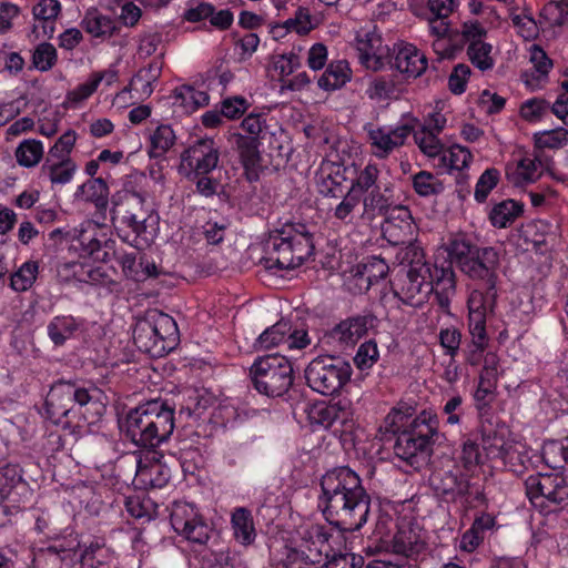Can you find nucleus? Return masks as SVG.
I'll return each mask as SVG.
<instances>
[{
	"instance_id": "obj_28",
	"label": "nucleus",
	"mask_w": 568,
	"mask_h": 568,
	"mask_svg": "<svg viewBox=\"0 0 568 568\" xmlns=\"http://www.w3.org/2000/svg\"><path fill=\"white\" fill-rule=\"evenodd\" d=\"M84 322L72 315L54 316L47 326L48 336L55 346L77 337L83 331Z\"/></svg>"
},
{
	"instance_id": "obj_29",
	"label": "nucleus",
	"mask_w": 568,
	"mask_h": 568,
	"mask_svg": "<svg viewBox=\"0 0 568 568\" xmlns=\"http://www.w3.org/2000/svg\"><path fill=\"white\" fill-rule=\"evenodd\" d=\"M231 530L234 540L241 546L253 545L257 532L251 510L244 507L234 508L231 513Z\"/></svg>"
},
{
	"instance_id": "obj_1",
	"label": "nucleus",
	"mask_w": 568,
	"mask_h": 568,
	"mask_svg": "<svg viewBox=\"0 0 568 568\" xmlns=\"http://www.w3.org/2000/svg\"><path fill=\"white\" fill-rule=\"evenodd\" d=\"M318 506L326 519L344 530H358L369 513V496L359 476L348 467L326 471L321 479Z\"/></svg>"
},
{
	"instance_id": "obj_55",
	"label": "nucleus",
	"mask_w": 568,
	"mask_h": 568,
	"mask_svg": "<svg viewBox=\"0 0 568 568\" xmlns=\"http://www.w3.org/2000/svg\"><path fill=\"white\" fill-rule=\"evenodd\" d=\"M414 140L419 150L428 158H436L442 153L443 144L434 131L418 128L414 131Z\"/></svg>"
},
{
	"instance_id": "obj_5",
	"label": "nucleus",
	"mask_w": 568,
	"mask_h": 568,
	"mask_svg": "<svg viewBox=\"0 0 568 568\" xmlns=\"http://www.w3.org/2000/svg\"><path fill=\"white\" fill-rule=\"evenodd\" d=\"M301 542L287 554L286 568H312L322 558H328L339 532H332L323 525L310 524L300 530Z\"/></svg>"
},
{
	"instance_id": "obj_27",
	"label": "nucleus",
	"mask_w": 568,
	"mask_h": 568,
	"mask_svg": "<svg viewBox=\"0 0 568 568\" xmlns=\"http://www.w3.org/2000/svg\"><path fill=\"white\" fill-rule=\"evenodd\" d=\"M230 141L236 145L247 179L250 181L256 180L261 169V155L256 139L244 136L241 133H234L231 135Z\"/></svg>"
},
{
	"instance_id": "obj_33",
	"label": "nucleus",
	"mask_w": 568,
	"mask_h": 568,
	"mask_svg": "<svg viewBox=\"0 0 568 568\" xmlns=\"http://www.w3.org/2000/svg\"><path fill=\"white\" fill-rule=\"evenodd\" d=\"M171 99L173 105L180 108L182 113H192L210 103V97L205 91L187 84L175 88Z\"/></svg>"
},
{
	"instance_id": "obj_6",
	"label": "nucleus",
	"mask_w": 568,
	"mask_h": 568,
	"mask_svg": "<svg viewBox=\"0 0 568 568\" xmlns=\"http://www.w3.org/2000/svg\"><path fill=\"white\" fill-rule=\"evenodd\" d=\"M250 374L256 390L266 396H282L293 384L292 364L280 354L256 358Z\"/></svg>"
},
{
	"instance_id": "obj_43",
	"label": "nucleus",
	"mask_w": 568,
	"mask_h": 568,
	"mask_svg": "<svg viewBox=\"0 0 568 568\" xmlns=\"http://www.w3.org/2000/svg\"><path fill=\"white\" fill-rule=\"evenodd\" d=\"M75 199L94 202L97 206L104 207L108 200V186L102 179H91L78 186Z\"/></svg>"
},
{
	"instance_id": "obj_54",
	"label": "nucleus",
	"mask_w": 568,
	"mask_h": 568,
	"mask_svg": "<svg viewBox=\"0 0 568 568\" xmlns=\"http://www.w3.org/2000/svg\"><path fill=\"white\" fill-rule=\"evenodd\" d=\"M58 61V52L53 44L42 42L38 44L32 53V65L40 72L51 70Z\"/></svg>"
},
{
	"instance_id": "obj_25",
	"label": "nucleus",
	"mask_w": 568,
	"mask_h": 568,
	"mask_svg": "<svg viewBox=\"0 0 568 568\" xmlns=\"http://www.w3.org/2000/svg\"><path fill=\"white\" fill-rule=\"evenodd\" d=\"M374 326V320L358 316L342 321L331 331V338L341 346H351L365 336Z\"/></svg>"
},
{
	"instance_id": "obj_24",
	"label": "nucleus",
	"mask_w": 568,
	"mask_h": 568,
	"mask_svg": "<svg viewBox=\"0 0 568 568\" xmlns=\"http://www.w3.org/2000/svg\"><path fill=\"white\" fill-rule=\"evenodd\" d=\"M102 231V226L99 223L92 220H87L67 232H63L60 229L54 230L51 233V236L54 237L55 235L63 234L68 241L79 242L83 251L88 254H93L101 246L100 234Z\"/></svg>"
},
{
	"instance_id": "obj_21",
	"label": "nucleus",
	"mask_w": 568,
	"mask_h": 568,
	"mask_svg": "<svg viewBox=\"0 0 568 568\" xmlns=\"http://www.w3.org/2000/svg\"><path fill=\"white\" fill-rule=\"evenodd\" d=\"M133 233L132 245L142 250L151 245L156 236L159 216L156 213L139 212V214H122L120 216Z\"/></svg>"
},
{
	"instance_id": "obj_9",
	"label": "nucleus",
	"mask_w": 568,
	"mask_h": 568,
	"mask_svg": "<svg viewBox=\"0 0 568 568\" xmlns=\"http://www.w3.org/2000/svg\"><path fill=\"white\" fill-rule=\"evenodd\" d=\"M349 363L331 356L314 358L305 369L308 386L325 396L337 393L351 378Z\"/></svg>"
},
{
	"instance_id": "obj_64",
	"label": "nucleus",
	"mask_w": 568,
	"mask_h": 568,
	"mask_svg": "<svg viewBox=\"0 0 568 568\" xmlns=\"http://www.w3.org/2000/svg\"><path fill=\"white\" fill-rule=\"evenodd\" d=\"M378 176V170L375 165H366L365 169L358 174L355 181L349 184V190L355 191L357 195H363L376 189L375 183Z\"/></svg>"
},
{
	"instance_id": "obj_34",
	"label": "nucleus",
	"mask_w": 568,
	"mask_h": 568,
	"mask_svg": "<svg viewBox=\"0 0 568 568\" xmlns=\"http://www.w3.org/2000/svg\"><path fill=\"white\" fill-rule=\"evenodd\" d=\"M352 79V70L345 60L333 61L320 77L317 84L325 91H334L344 87Z\"/></svg>"
},
{
	"instance_id": "obj_39",
	"label": "nucleus",
	"mask_w": 568,
	"mask_h": 568,
	"mask_svg": "<svg viewBox=\"0 0 568 568\" xmlns=\"http://www.w3.org/2000/svg\"><path fill=\"white\" fill-rule=\"evenodd\" d=\"M41 170L52 184L63 185L71 182L77 165L71 159H57L54 162L53 159L49 158Z\"/></svg>"
},
{
	"instance_id": "obj_31",
	"label": "nucleus",
	"mask_w": 568,
	"mask_h": 568,
	"mask_svg": "<svg viewBox=\"0 0 568 568\" xmlns=\"http://www.w3.org/2000/svg\"><path fill=\"white\" fill-rule=\"evenodd\" d=\"M433 292L442 308H448L452 297L456 293L455 273L452 267L432 268Z\"/></svg>"
},
{
	"instance_id": "obj_56",
	"label": "nucleus",
	"mask_w": 568,
	"mask_h": 568,
	"mask_svg": "<svg viewBox=\"0 0 568 568\" xmlns=\"http://www.w3.org/2000/svg\"><path fill=\"white\" fill-rule=\"evenodd\" d=\"M291 32L300 36H306L318 26V21L311 14L305 7H298L294 16L286 20Z\"/></svg>"
},
{
	"instance_id": "obj_41",
	"label": "nucleus",
	"mask_w": 568,
	"mask_h": 568,
	"mask_svg": "<svg viewBox=\"0 0 568 568\" xmlns=\"http://www.w3.org/2000/svg\"><path fill=\"white\" fill-rule=\"evenodd\" d=\"M529 61L532 64L536 75L531 74L532 79L530 80L528 73H525L523 78L528 87L535 89L537 84L532 81H544L552 69V61L548 58L544 49L537 44H531L529 48Z\"/></svg>"
},
{
	"instance_id": "obj_15",
	"label": "nucleus",
	"mask_w": 568,
	"mask_h": 568,
	"mask_svg": "<svg viewBox=\"0 0 568 568\" xmlns=\"http://www.w3.org/2000/svg\"><path fill=\"white\" fill-rule=\"evenodd\" d=\"M499 253L494 247H483L475 252L468 263L464 262L463 273L468 277L481 281L489 291L497 287Z\"/></svg>"
},
{
	"instance_id": "obj_19",
	"label": "nucleus",
	"mask_w": 568,
	"mask_h": 568,
	"mask_svg": "<svg viewBox=\"0 0 568 568\" xmlns=\"http://www.w3.org/2000/svg\"><path fill=\"white\" fill-rule=\"evenodd\" d=\"M316 186L324 196L338 199L348 191L349 184L343 165L332 161L322 162L316 173Z\"/></svg>"
},
{
	"instance_id": "obj_60",
	"label": "nucleus",
	"mask_w": 568,
	"mask_h": 568,
	"mask_svg": "<svg viewBox=\"0 0 568 568\" xmlns=\"http://www.w3.org/2000/svg\"><path fill=\"white\" fill-rule=\"evenodd\" d=\"M379 359V351L375 341H367L359 345L355 356V366L364 372L371 369Z\"/></svg>"
},
{
	"instance_id": "obj_12",
	"label": "nucleus",
	"mask_w": 568,
	"mask_h": 568,
	"mask_svg": "<svg viewBox=\"0 0 568 568\" xmlns=\"http://www.w3.org/2000/svg\"><path fill=\"white\" fill-rule=\"evenodd\" d=\"M413 129L414 126L408 123L394 128L378 126L373 123L364 125L372 153L378 159L387 158L394 150L404 145Z\"/></svg>"
},
{
	"instance_id": "obj_50",
	"label": "nucleus",
	"mask_w": 568,
	"mask_h": 568,
	"mask_svg": "<svg viewBox=\"0 0 568 568\" xmlns=\"http://www.w3.org/2000/svg\"><path fill=\"white\" fill-rule=\"evenodd\" d=\"M291 331L287 322L280 321L273 326L266 328L256 339L255 347L257 349H270L286 343V336Z\"/></svg>"
},
{
	"instance_id": "obj_36",
	"label": "nucleus",
	"mask_w": 568,
	"mask_h": 568,
	"mask_svg": "<svg viewBox=\"0 0 568 568\" xmlns=\"http://www.w3.org/2000/svg\"><path fill=\"white\" fill-rule=\"evenodd\" d=\"M27 490V483L22 480L20 469L13 465L0 468V499L16 503V494Z\"/></svg>"
},
{
	"instance_id": "obj_62",
	"label": "nucleus",
	"mask_w": 568,
	"mask_h": 568,
	"mask_svg": "<svg viewBox=\"0 0 568 568\" xmlns=\"http://www.w3.org/2000/svg\"><path fill=\"white\" fill-rule=\"evenodd\" d=\"M413 186L420 196H430L443 191L442 182L427 171H420L414 175Z\"/></svg>"
},
{
	"instance_id": "obj_14",
	"label": "nucleus",
	"mask_w": 568,
	"mask_h": 568,
	"mask_svg": "<svg viewBox=\"0 0 568 568\" xmlns=\"http://www.w3.org/2000/svg\"><path fill=\"white\" fill-rule=\"evenodd\" d=\"M356 49L361 64L372 71H379L385 67L389 49L383 43L381 33L375 27L362 28L356 34Z\"/></svg>"
},
{
	"instance_id": "obj_23",
	"label": "nucleus",
	"mask_w": 568,
	"mask_h": 568,
	"mask_svg": "<svg viewBox=\"0 0 568 568\" xmlns=\"http://www.w3.org/2000/svg\"><path fill=\"white\" fill-rule=\"evenodd\" d=\"M394 68L406 78H417L427 68V59L415 45L405 43L395 50Z\"/></svg>"
},
{
	"instance_id": "obj_51",
	"label": "nucleus",
	"mask_w": 568,
	"mask_h": 568,
	"mask_svg": "<svg viewBox=\"0 0 568 568\" xmlns=\"http://www.w3.org/2000/svg\"><path fill=\"white\" fill-rule=\"evenodd\" d=\"M466 52L471 64L480 71L490 70L495 64L493 45L486 41L469 44Z\"/></svg>"
},
{
	"instance_id": "obj_13",
	"label": "nucleus",
	"mask_w": 568,
	"mask_h": 568,
	"mask_svg": "<svg viewBox=\"0 0 568 568\" xmlns=\"http://www.w3.org/2000/svg\"><path fill=\"white\" fill-rule=\"evenodd\" d=\"M433 292L432 266L427 263L414 262L400 288V298L413 306H420Z\"/></svg>"
},
{
	"instance_id": "obj_48",
	"label": "nucleus",
	"mask_w": 568,
	"mask_h": 568,
	"mask_svg": "<svg viewBox=\"0 0 568 568\" xmlns=\"http://www.w3.org/2000/svg\"><path fill=\"white\" fill-rule=\"evenodd\" d=\"M139 212L155 213L152 204L136 192H125L121 203L115 204L113 209V214L116 216H122L123 213L139 214Z\"/></svg>"
},
{
	"instance_id": "obj_40",
	"label": "nucleus",
	"mask_w": 568,
	"mask_h": 568,
	"mask_svg": "<svg viewBox=\"0 0 568 568\" xmlns=\"http://www.w3.org/2000/svg\"><path fill=\"white\" fill-rule=\"evenodd\" d=\"M438 166L447 172L462 171L467 168L471 161L469 150L459 144L452 145L447 149H442Z\"/></svg>"
},
{
	"instance_id": "obj_18",
	"label": "nucleus",
	"mask_w": 568,
	"mask_h": 568,
	"mask_svg": "<svg viewBox=\"0 0 568 568\" xmlns=\"http://www.w3.org/2000/svg\"><path fill=\"white\" fill-rule=\"evenodd\" d=\"M308 419L312 424L329 428L335 424L352 426L353 413L349 403L339 400L334 404L317 403L310 407Z\"/></svg>"
},
{
	"instance_id": "obj_32",
	"label": "nucleus",
	"mask_w": 568,
	"mask_h": 568,
	"mask_svg": "<svg viewBox=\"0 0 568 568\" xmlns=\"http://www.w3.org/2000/svg\"><path fill=\"white\" fill-rule=\"evenodd\" d=\"M393 551L410 557L419 554L425 548L424 536L418 528L403 526L393 538Z\"/></svg>"
},
{
	"instance_id": "obj_52",
	"label": "nucleus",
	"mask_w": 568,
	"mask_h": 568,
	"mask_svg": "<svg viewBox=\"0 0 568 568\" xmlns=\"http://www.w3.org/2000/svg\"><path fill=\"white\" fill-rule=\"evenodd\" d=\"M175 134L170 125H159L150 135V154L153 158L164 155L174 144Z\"/></svg>"
},
{
	"instance_id": "obj_16",
	"label": "nucleus",
	"mask_w": 568,
	"mask_h": 568,
	"mask_svg": "<svg viewBox=\"0 0 568 568\" xmlns=\"http://www.w3.org/2000/svg\"><path fill=\"white\" fill-rule=\"evenodd\" d=\"M119 79V71L114 64L104 70L91 72L87 80L72 90H69L64 98V105L69 109L83 106L103 83L105 87L113 85Z\"/></svg>"
},
{
	"instance_id": "obj_53",
	"label": "nucleus",
	"mask_w": 568,
	"mask_h": 568,
	"mask_svg": "<svg viewBox=\"0 0 568 568\" xmlns=\"http://www.w3.org/2000/svg\"><path fill=\"white\" fill-rule=\"evenodd\" d=\"M478 247L464 237H454L447 245V252L452 263H455L463 271L464 262L468 263Z\"/></svg>"
},
{
	"instance_id": "obj_57",
	"label": "nucleus",
	"mask_w": 568,
	"mask_h": 568,
	"mask_svg": "<svg viewBox=\"0 0 568 568\" xmlns=\"http://www.w3.org/2000/svg\"><path fill=\"white\" fill-rule=\"evenodd\" d=\"M395 82L389 77H376L372 79L366 89V95L377 102L390 99L395 93Z\"/></svg>"
},
{
	"instance_id": "obj_2",
	"label": "nucleus",
	"mask_w": 568,
	"mask_h": 568,
	"mask_svg": "<svg viewBox=\"0 0 568 568\" xmlns=\"http://www.w3.org/2000/svg\"><path fill=\"white\" fill-rule=\"evenodd\" d=\"M124 430L135 446L156 447L174 430V410L162 400H150L129 412Z\"/></svg>"
},
{
	"instance_id": "obj_37",
	"label": "nucleus",
	"mask_w": 568,
	"mask_h": 568,
	"mask_svg": "<svg viewBox=\"0 0 568 568\" xmlns=\"http://www.w3.org/2000/svg\"><path fill=\"white\" fill-rule=\"evenodd\" d=\"M409 9L416 17L449 18L455 0H408Z\"/></svg>"
},
{
	"instance_id": "obj_26",
	"label": "nucleus",
	"mask_w": 568,
	"mask_h": 568,
	"mask_svg": "<svg viewBox=\"0 0 568 568\" xmlns=\"http://www.w3.org/2000/svg\"><path fill=\"white\" fill-rule=\"evenodd\" d=\"M541 175V163L532 155H525L509 162L506 166V179L514 186H524L536 182Z\"/></svg>"
},
{
	"instance_id": "obj_17",
	"label": "nucleus",
	"mask_w": 568,
	"mask_h": 568,
	"mask_svg": "<svg viewBox=\"0 0 568 568\" xmlns=\"http://www.w3.org/2000/svg\"><path fill=\"white\" fill-rule=\"evenodd\" d=\"M219 156L214 140L205 138L197 140L182 154V162L197 174H207L217 166Z\"/></svg>"
},
{
	"instance_id": "obj_49",
	"label": "nucleus",
	"mask_w": 568,
	"mask_h": 568,
	"mask_svg": "<svg viewBox=\"0 0 568 568\" xmlns=\"http://www.w3.org/2000/svg\"><path fill=\"white\" fill-rule=\"evenodd\" d=\"M93 271L80 262H64L58 265L57 275L64 283H87Z\"/></svg>"
},
{
	"instance_id": "obj_46",
	"label": "nucleus",
	"mask_w": 568,
	"mask_h": 568,
	"mask_svg": "<svg viewBox=\"0 0 568 568\" xmlns=\"http://www.w3.org/2000/svg\"><path fill=\"white\" fill-rule=\"evenodd\" d=\"M39 275V263L37 261H27L12 273L10 286L16 292H26L30 290Z\"/></svg>"
},
{
	"instance_id": "obj_22",
	"label": "nucleus",
	"mask_w": 568,
	"mask_h": 568,
	"mask_svg": "<svg viewBox=\"0 0 568 568\" xmlns=\"http://www.w3.org/2000/svg\"><path fill=\"white\" fill-rule=\"evenodd\" d=\"M414 222L407 207H394L383 224V232L394 244H404L414 236Z\"/></svg>"
},
{
	"instance_id": "obj_35",
	"label": "nucleus",
	"mask_w": 568,
	"mask_h": 568,
	"mask_svg": "<svg viewBox=\"0 0 568 568\" xmlns=\"http://www.w3.org/2000/svg\"><path fill=\"white\" fill-rule=\"evenodd\" d=\"M160 74L161 68L158 63H151L136 72L129 83L136 100L148 99L152 94L153 84L158 81Z\"/></svg>"
},
{
	"instance_id": "obj_61",
	"label": "nucleus",
	"mask_w": 568,
	"mask_h": 568,
	"mask_svg": "<svg viewBox=\"0 0 568 568\" xmlns=\"http://www.w3.org/2000/svg\"><path fill=\"white\" fill-rule=\"evenodd\" d=\"M549 26H561L568 17V0H549L540 11Z\"/></svg>"
},
{
	"instance_id": "obj_30",
	"label": "nucleus",
	"mask_w": 568,
	"mask_h": 568,
	"mask_svg": "<svg viewBox=\"0 0 568 568\" xmlns=\"http://www.w3.org/2000/svg\"><path fill=\"white\" fill-rule=\"evenodd\" d=\"M60 13L61 3L59 0H37L32 7V16L36 21L34 30L40 28L42 37L52 38Z\"/></svg>"
},
{
	"instance_id": "obj_11",
	"label": "nucleus",
	"mask_w": 568,
	"mask_h": 568,
	"mask_svg": "<svg viewBox=\"0 0 568 568\" xmlns=\"http://www.w3.org/2000/svg\"><path fill=\"white\" fill-rule=\"evenodd\" d=\"M171 525L175 532L184 539L203 545L211 534L199 509L187 501H175L171 510Z\"/></svg>"
},
{
	"instance_id": "obj_44",
	"label": "nucleus",
	"mask_w": 568,
	"mask_h": 568,
	"mask_svg": "<svg viewBox=\"0 0 568 568\" xmlns=\"http://www.w3.org/2000/svg\"><path fill=\"white\" fill-rule=\"evenodd\" d=\"M44 154L43 143L36 139L23 140L16 150V160L23 168H33L40 163Z\"/></svg>"
},
{
	"instance_id": "obj_8",
	"label": "nucleus",
	"mask_w": 568,
	"mask_h": 568,
	"mask_svg": "<svg viewBox=\"0 0 568 568\" xmlns=\"http://www.w3.org/2000/svg\"><path fill=\"white\" fill-rule=\"evenodd\" d=\"M438 419L432 413L423 412L413 419L409 430H403L395 444V454L410 460L419 454H427L439 437Z\"/></svg>"
},
{
	"instance_id": "obj_10",
	"label": "nucleus",
	"mask_w": 568,
	"mask_h": 568,
	"mask_svg": "<svg viewBox=\"0 0 568 568\" xmlns=\"http://www.w3.org/2000/svg\"><path fill=\"white\" fill-rule=\"evenodd\" d=\"M526 495L531 505L540 510L551 511L568 500V486L565 479L552 474H534L525 480Z\"/></svg>"
},
{
	"instance_id": "obj_4",
	"label": "nucleus",
	"mask_w": 568,
	"mask_h": 568,
	"mask_svg": "<svg viewBox=\"0 0 568 568\" xmlns=\"http://www.w3.org/2000/svg\"><path fill=\"white\" fill-rule=\"evenodd\" d=\"M133 339L140 351L160 357L176 344L179 339L178 325L170 315L152 312L136 323Z\"/></svg>"
},
{
	"instance_id": "obj_20",
	"label": "nucleus",
	"mask_w": 568,
	"mask_h": 568,
	"mask_svg": "<svg viewBox=\"0 0 568 568\" xmlns=\"http://www.w3.org/2000/svg\"><path fill=\"white\" fill-rule=\"evenodd\" d=\"M171 477L170 468L152 454L136 463L135 483L142 488H162Z\"/></svg>"
},
{
	"instance_id": "obj_59",
	"label": "nucleus",
	"mask_w": 568,
	"mask_h": 568,
	"mask_svg": "<svg viewBox=\"0 0 568 568\" xmlns=\"http://www.w3.org/2000/svg\"><path fill=\"white\" fill-rule=\"evenodd\" d=\"M341 197L342 201L334 209V217L344 223H351L355 212L359 207L362 197L357 195L355 191H351L349 189Z\"/></svg>"
},
{
	"instance_id": "obj_3",
	"label": "nucleus",
	"mask_w": 568,
	"mask_h": 568,
	"mask_svg": "<svg viewBox=\"0 0 568 568\" xmlns=\"http://www.w3.org/2000/svg\"><path fill=\"white\" fill-rule=\"evenodd\" d=\"M312 235L300 225L288 226L271 235L267 242L265 266L270 270H294L312 254Z\"/></svg>"
},
{
	"instance_id": "obj_63",
	"label": "nucleus",
	"mask_w": 568,
	"mask_h": 568,
	"mask_svg": "<svg viewBox=\"0 0 568 568\" xmlns=\"http://www.w3.org/2000/svg\"><path fill=\"white\" fill-rule=\"evenodd\" d=\"M500 173L497 169L490 168L485 170L479 176L474 192L477 202L483 203L487 200L489 193L497 186Z\"/></svg>"
},
{
	"instance_id": "obj_45",
	"label": "nucleus",
	"mask_w": 568,
	"mask_h": 568,
	"mask_svg": "<svg viewBox=\"0 0 568 568\" xmlns=\"http://www.w3.org/2000/svg\"><path fill=\"white\" fill-rule=\"evenodd\" d=\"M534 144L539 150H559L568 145V130L558 126L534 134Z\"/></svg>"
},
{
	"instance_id": "obj_42",
	"label": "nucleus",
	"mask_w": 568,
	"mask_h": 568,
	"mask_svg": "<svg viewBox=\"0 0 568 568\" xmlns=\"http://www.w3.org/2000/svg\"><path fill=\"white\" fill-rule=\"evenodd\" d=\"M82 26L85 31L94 38L110 37L115 30L113 19L102 14L95 9H91L85 13Z\"/></svg>"
},
{
	"instance_id": "obj_58",
	"label": "nucleus",
	"mask_w": 568,
	"mask_h": 568,
	"mask_svg": "<svg viewBox=\"0 0 568 568\" xmlns=\"http://www.w3.org/2000/svg\"><path fill=\"white\" fill-rule=\"evenodd\" d=\"M59 390H61V384L54 386L47 397L48 413L57 424L61 422V418L67 417L73 408L72 402H67L60 394H57Z\"/></svg>"
},
{
	"instance_id": "obj_47",
	"label": "nucleus",
	"mask_w": 568,
	"mask_h": 568,
	"mask_svg": "<svg viewBox=\"0 0 568 568\" xmlns=\"http://www.w3.org/2000/svg\"><path fill=\"white\" fill-rule=\"evenodd\" d=\"M388 273L387 263L377 256L369 257L358 270V280L365 283V290L383 280Z\"/></svg>"
},
{
	"instance_id": "obj_38",
	"label": "nucleus",
	"mask_w": 568,
	"mask_h": 568,
	"mask_svg": "<svg viewBox=\"0 0 568 568\" xmlns=\"http://www.w3.org/2000/svg\"><path fill=\"white\" fill-rule=\"evenodd\" d=\"M523 212L521 203L515 200H504L491 207L489 221L495 227L505 229L513 224Z\"/></svg>"
},
{
	"instance_id": "obj_7",
	"label": "nucleus",
	"mask_w": 568,
	"mask_h": 568,
	"mask_svg": "<svg viewBox=\"0 0 568 568\" xmlns=\"http://www.w3.org/2000/svg\"><path fill=\"white\" fill-rule=\"evenodd\" d=\"M496 296V290L489 291L488 288L486 293L480 290H474L468 296V332L471 337V344L467 362L473 366L478 365L480 355L488 345L489 338L486 331V321L487 315L493 312Z\"/></svg>"
}]
</instances>
